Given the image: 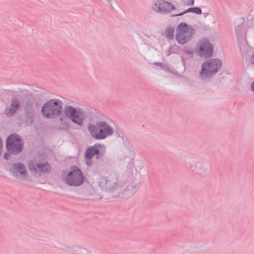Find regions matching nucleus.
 <instances>
[{
  "instance_id": "1",
  "label": "nucleus",
  "mask_w": 254,
  "mask_h": 254,
  "mask_svg": "<svg viewBox=\"0 0 254 254\" xmlns=\"http://www.w3.org/2000/svg\"><path fill=\"white\" fill-rule=\"evenodd\" d=\"M87 129L92 137L97 140L105 139L112 135L114 131L113 128L107 122L103 121L95 124H89Z\"/></svg>"
},
{
  "instance_id": "2",
  "label": "nucleus",
  "mask_w": 254,
  "mask_h": 254,
  "mask_svg": "<svg viewBox=\"0 0 254 254\" xmlns=\"http://www.w3.org/2000/svg\"><path fill=\"white\" fill-rule=\"evenodd\" d=\"M62 101L58 99H52L46 103L42 109V113L44 117L48 119H52L58 116L62 110Z\"/></svg>"
},
{
  "instance_id": "3",
  "label": "nucleus",
  "mask_w": 254,
  "mask_h": 254,
  "mask_svg": "<svg viewBox=\"0 0 254 254\" xmlns=\"http://www.w3.org/2000/svg\"><path fill=\"white\" fill-rule=\"evenodd\" d=\"M194 32L193 29L185 22L180 23L176 28L175 38L178 43L184 45L191 39Z\"/></svg>"
},
{
  "instance_id": "4",
  "label": "nucleus",
  "mask_w": 254,
  "mask_h": 254,
  "mask_svg": "<svg viewBox=\"0 0 254 254\" xmlns=\"http://www.w3.org/2000/svg\"><path fill=\"white\" fill-rule=\"evenodd\" d=\"M222 63L218 59H210L204 63L201 66L200 76L202 79L211 76L221 67Z\"/></svg>"
},
{
  "instance_id": "5",
  "label": "nucleus",
  "mask_w": 254,
  "mask_h": 254,
  "mask_svg": "<svg viewBox=\"0 0 254 254\" xmlns=\"http://www.w3.org/2000/svg\"><path fill=\"white\" fill-rule=\"evenodd\" d=\"M64 113L74 124L81 127L86 118L85 112L81 109H76L71 106L65 107Z\"/></svg>"
},
{
  "instance_id": "6",
  "label": "nucleus",
  "mask_w": 254,
  "mask_h": 254,
  "mask_svg": "<svg viewBox=\"0 0 254 254\" xmlns=\"http://www.w3.org/2000/svg\"><path fill=\"white\" fill-rule=\"evenodd\" d=\"M65 181L69 186H79L84 181L82 173L76 167L72 168L65 178Z\"/></svg>"
},
{
  "instance_id": "7",
  "label": "nucleus",
  "mask_w": 254,
  "mask_h": 254,
  "mask_svg": "<svg viewBox=\"0 0 254 254\" xmlns=\"http://www.w3.org/2000/svg\"><path fill=\"white\" fill-rule=\"evenodd\" d=\"M6 148L10 153L17 154L22 149L21 139L17 134H12L7 138L6 142Z\"/></svg>"
},
{
  "instance_id": "8",
  "label": "nucleus",
  "mask_w": 254,
  "mask_h": 254,
  "mask_svg": "<svg viewBox=\"0 0 254 254\" xmlns=\"http://www.w3.org/2000/svg\"><path fill=\"white\" fill-rule=\"evenodd\" d=\"M213 46L207 39H202L197 44L196 54L201 57L208 58L212 55Z\"/></svg>"
},
{
  "instance_id": "9",
  "label": "nucleus",
  "mask_w": 254,
  "mask_h": 254,
  "mask_svg": "<svg viewBox=\"0 0 254 254\" xmlns=\"http://www.w3.org/2000/svg\"><path fill=\"white\" fill-rule=\"evenodd\" d=\"M105 151V147L103 145L96 144L87 149L85 152V157L86 163L90 166L92 164L91 158L96 156L97 158L102 155Z\"/></svg>"
},
{
  "instance_id": "10",
  "label": "nucleus",
  "mask_w": 254,
  "mask_h": 254,
  "mask_svg": "<svg viewBox=\"0 0 254 254\" xmlns=\"http://www.w3.org/2000/svg\"><path fill=\"white\" fill-rule=\"evenodd\" d=\"M10 171L17 179L24 181L28 178V173L24 165L21 163L13 164L10 169Z\"/></svg>"
},
{
  "instance_id": "11",
  "label": "nucleus",
  "mask_w": 254,
  "mask_h": 254,
  "mask_svg": "<svg viewBox=\"0 0 254 254\" xmlns=\"http://www.w3.org/2000/svg\"><path fill=\"white\" fill-rule=\"evenodd\" d=\"M153 9L160 12H168L175 8L174 5L170 2L163 0H158L155 2L152 6Z\"/></svg>"
},
{
  "instance_id": "12",
  "label": "nucleus",
  "mask_w": 254,
  "mask_h": 254,
  "mask_svg": "<svg viewBox=\"0 0 254 254\" xmlns=\"http://www.w3.org/2000/svg\"><path fill=\"white\" fill-rule=\"evenodd\" d=\"M28 167L30 171L38 174L49 173L51 168L50 165L47 163L35 164L32 162L29 163Z\"/></svg>"
},
{
  "instance_id": "13",
  "label": "nucleus",
  "mask_w": 254,
  "mask_h": 254,
  "mask_svg": "<svg viewBox=\"0 0 254 254\" xmlns=\"http://www.w3.org/2000/svg\"><path fill=\"white\" fill-rule=\"evenodd\" d=\"M20 103L19 101L16 99H12L10 106L5 111L6 115L8 117L13 116L18 109Z\"/></svg>"
},
{
  "instance_id": "14",
  "label": "nucleus",
  "mask_w": 254,
  "mask_h": 254,
  "mask_svg": "<svg viewBox=\"0 0 254 254\" xmlns=\"http://www.w3.org/2000/svg\"><path fill=\"white\" fill-rule=\"evenodd\" d=\"M175 28L173 27H167L165 29V36L169 40H173L174 37Z\"/></svg>"
},
{
  "instance_id": "15",
  "label": "nucleus",
  "mask_w": 254,
  "mask_h": 254,
  "mask_svg": "<svg viewBox=\"0 0 254 254\" xmlns=\"http://www.w3.org/2000/svg\"><path fill=\"white\" fill-rule=\"evenodd\" d=\"M188 12H192V13L198 14H200L202 13L201 10V9L200 8H199V7H191V8H189L185 12H183V13H180V14H177L176 15V16L182 15L184 13H185Z\"/></svg>"
},
{
  "instance_id": "16",
  "label": "nucleus",
  "mask_w": 254,
  "mask_h": 254,
  "mask_svg": "<svg viewBox=\"0 0 254 254\" xmlns=\"http://www.w3.org/2000/svg\"><path fill=\"white\" fill-rule=\"evenodd\" d=\"M110 184L109 182L105 178H103L100 182V185L102 187L104 186L108 187Z\"/></svg>"
},
{
  "instance_id": "17",
  "label": "nucleus",
  "mask_w": 254,
  "mask_h": 254,
  "mask_svg": "<svg viewBox=\"0 0 254 254\" xmlns=\"http://www.w3.org/2000/svg\"><path fill=\"white\" fill-rule=\"evenodd\" d=\"M88 252L87 250L81 248L78 250L77 254H88Z\"/></svg>"
},
{
  "instance_id": "18",
  "label": "nucleus",
  "mask_w": 254,
  "mask_h": 254,
  "mask_svg": "<svg viewBox=\"0 0 254 254\" xmlns=\"http://www.w3.org/2000/svg\"><path fill=\"white\" fill-rule=\"evenodd\" d=\"M183 1L188 5H193L194 4V0H183Z\"/></svg>"
},
{
  "instance_id": "19",
  "label": "nucleus",
  "mask_w": 254,
  "mask_h": 254,
  "mask_svg": "<svg viewBox=\"0 0 254 254\" xmlns=\"http://www.w3.org/2000/svg\"><path fill=\"white\" fill-rule=\"evenodd\" d=\"M66 120L67 119L65 120L64 119H63V118H61V122L64 125H65V127L66 128L67 127H68V125L66 122Z\"/></svg>"
},
{
  "instance_id": "20",
  "label": "nucleus",
  "mask_w": 254,
  "mask_h": 254,
  "mask_svg": "<svg viewBox=\"0 0 254 254\" xmlns=\"http://www.w3.org/2000/svg\"><path fill=\"white\" fill-rule=\"evenodd\" d=\"M251 60L253 64L254 65V54L252 56Z\"/></svg>"
},
{
  "instance_id": "21",
  "label": "nucleus",
  "mask_w": 254,
  "mask_h": 254,
  "mask_svg": "<svg viewBox=\"0 0 254 254\" xmlns=\"http://www.w3.org/2000/svg\"><path fill=\"white\" fill-rule=\"evenodd\" d=\"M8 156H9V155H8V154H7L5 153V154L4 155V156H3V157H4V159H5V160H7L8 159Z\"/></svg>"
},
{
  "instance_id": "22",
  "label": "nucleus",
  "mask_w": 254,
  "mask_h": 254,
  "mask_svg": "<svg viewBox=\"0 0 254 254\" xmlns=\"http://www.w3.org/2000/svg\"><path fill=\"white\" fill-rule=\"evenodd\" d=\"M251 88H252V91L254 92V82H253V83L252 84Z\"/></svg>"
},
{
  "instance_id": "23",
  "label": "nucleus",
  "mask_w": 254,
  "mask_h": 254,
  "mask_svg": "<svg viewBox=\"0 0 254 254\" xmlns=\"http://www.w3.org/2000/svg\"><path fill=\"white\" fill-rule=\"evenodd\" d=\"M155 64L156 65H159V66H161V63H155Z\"/></svg>"
},
{
  "instance_id": "24",
  "label": "nucleus",
  "mask_w": 254,
  "mask_h": 254,
  "mask_svg": "<svg viewBox=\"0 0 254 254\" xmlns=\"http://www.w3.org/2000/svg\"><path fill=\"white\" fill-rule=\"evenodd\" d=\"M187 53L191 54V52L190 50H189V51H187Z\"/></svg>"
},
{
  "instance_id": "25",
  "label": "nucleus",
  "mask_w": 254,
  "mask_h": 254,
  "mask_svg": "<svg viewBox=\"0 0 254 254\" xmlns=\"http://www.w3.org/2000/svg\"><path fill=\"white\" fill-rule=\"evenodd\" d=\"M108 2H111V0H107Z\"/></svg>"
}]
</instances>
